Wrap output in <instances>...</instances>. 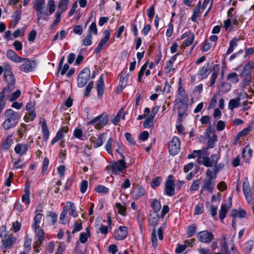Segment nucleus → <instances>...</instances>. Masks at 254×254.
Returning <instances> with one entry per match:
<instances>
[{
	"instance_id": "32",
	"label": "nucleus",
	"mask_w": 254,
	"mask_h": 254,
	"mask_svg": "<svg viewBox=\"0 0 254 254\" xmlns=\"http://www.w3.org/2000/svg\"><path fill=\"white\" fill-rule=\"evenodd\" d=\"M13 134H9L8 135L4 141L1 145V147L3 150H8L10 146H11L12 144L13 143V140L12 139Z\"/></svg>"
},
{
	"instance_id": "51",
	"label": "nucleus",
	"mask_w": 254,
	"mask_h": 254,
	"mask_svg": "<svg viewBox=\"0 0 254 254\" xmlns=\"http://www.w3.org/2000/svg\"><path fill=\"white\" fill-rule=\"evenodd\" d=\"M82 229V221L81 219H79L75 221L73 224V230L72 232V234H74L78 231H80Z\"/></svg>"
},
{
	"instance_id": "29",
	"label": "nucleus",
	"mask_w": 254,
	"mask_h": 254,
	"mask_svg": "<svg viewBox=\"0 0 254 254\" xmlns=\"http://www.w3.org/2000/svg\"><path fill=\"white\" fill-rule=\"evenodd\" d=\"M115 211L119 214L123 216H126L127 207L125 203L117 202L115 206Z\"/></svg>"
},
{
	"instance_id": "10",
	"label": "nucleus",
	"mask_w": 254,
	"mask_h": 254,
	"mask_svg": "<svg viewBox=\"0 0 254 254\" xmlns=\"http://www.w3.org/2000/svg\"><path fill=\"white\" fill-rule=\"evenodd\" d=\"M1 242L5 249H10L15 243L16 238L11 234H7L4 231L0 234Z\"/></svg>"
},
{
	"instance_id": "33",
	"label": "nucleus",
	"mask_w": 254,
	"mask_h": 254,
	"mask_svg": "<svg viewBox=\"0 0 254 254\" xmlns=\"http://www.w3.org/2000/svg\"><path fill=\"white\" fill-rule=\"evenodd\" d=\"M231 215L232 217L237 218H246L247 215L246 211L244 209H241L238 210L237 209H233L231 210Z\"/></svg>"
},
{
	"instance_id": "46",
	"label": "nucleus",
	"mask_w": 254,
	"mask_h": 254,
	"mask_svg": "<svg viewBox=\"0 0 254 254\" xmlns=\"http://www.w3.org/2000/svg\"><path fill=\"white\" fill-rule=\"evenodd\" d=\"M227 80L232 83H237L239 82L238 75L236 72L229 73L227 76Z\"/></svg>"
},
{
	"instance_id": "63",
	"label": "nucleus",
	"mask_w": 254,
	"mask_h": 254,
	"mask_svg": "<svg viewBox=\"0 0 254 254\" xmlns=\"http://www.w3.org/2000/svg\"><path fill=\"white\" fill-rule=\"evenodd\" d=\"M199 185L200 181L198 179L195 180L190 187V190L191 191L197 190L199 189Z\"/></svg>"
},
{
	"instance_id": "60",
	"label": "nucleus",
	"mask_w": 254,
	"mask_h": 254,
	"mask_svg": "<svg viewBox=\"0 0 254 254\" xmlns=\"http://www.w3.org/2000/svg\"><path fill=\"white\" fill-rule=\"evenodd\" d=\"M151 241L152 246L154 248H156L157 246V239L156 237V231L155 229H153L151 233Z\"/></svg>"
},
{
	"instance_id": "13",
	"label": "nucleus",
	"mask_w": 254,
	"mask_h": 254,
	"mask_svg": "<svg viewBox=\"0 0 254 254\" xmlns=\"http://www.w3.org/2000/svg\"><path fill=\"white\" fill-rule=\"evenodd\" d=\"M220 156L217 154H212L210 157H203L202 164L206 167H214L218 163Z\"/></svg>"
},
{
	"instance_id": "53",
	"label": "nucleus",
	"mask_w": 254,
	"mask_h": 254,
	"mask_svg": "<svg viewBox=\"0 0 254 254\" xmlns=\"http://www.w3.org/2000/svg\"><path fill=\"white\" fill-rule=\"evenodd\" d=\"M218 96V94H215L211 97L208 106V109H213L216 106Z\"/></svg>"
},
{
	"instance_id": "1",
	"label": "nucleus",
	"mask_w": 254,
	"mask_h": 254,
	"mask_svg": "<svg viewBox=\"0 0 254 254\" xmlns=\"http://www.w3.org/2000/svg\"><path fill=\"white\" fill-rule=\"evenodd\" d=\"M4 122L2 124L5 130L14 127L18 123L21 116L20 114L11 109H6L3 115Z\"/></svg>"
},
{
	"instance_id": "22",
	"label": "nucleus",
	"mask_w": 254,
	"mask_h": 254,
	"mask_svg": "<svg viewBox=\"0 0 254 254\" xmlns=\"http://www.w3.org/2000/svg\"><path fill=\"white\" fill-rule=\"evenodd\" d=\"M69 128L67 126L62 127L57 132L56 136L51 140V143L54 145L56 142L62 140L64 136V134L68 132Z\"/></svg>"
},
{
	"instance_id": "16",
	"label": "nucleus",
	"mask_w": 254,
	"mask_h": 254,
	"mask_svg": "<svg viewBox=\"0 0 254 254\" xmlns=\"http://www.w3.org/2000/svg\"><path fill=\"white\" fill-rule=\"evenodd\" d=\"M104 75L101 74L96 83V89L97 92V97L99 99L102 98L105 91Z\"/></svg>"
},
{
	"instance_id": "47",
	"label": "nucleus",
	"mask_w": 254,
	"mask_h": 254,
	"mask_svg": "<svg viewBox=\"0 0 254 254\" xmlns=\"http://www.w3.org/2000/svg\"><path fill=\"white\" fill-rule=\"evenodd\" d=\"M238 41L239 39L233 38L230 41L229 47L226 52L227 55H229L233 52L234 48L237 46Z\"/></svg>"
},
{
	"instance_id": "27",
	"label": "nucleus",
	"mask_w": 254,
	"mask_h": 254,
	"mask_svg": "<svg viewBox=\"0 0 254 254\" xmlns=\"http://www.w3.org/2000/svg\"><path fill=\"white\" fill-rule=\"evenodd\" d=\"M215 183L213 180L205 178L203 180L202 190H204L210 192H212Z\"/></svg>"
},
{
	"instance_id": "11",
	"label": "nucleus",
	"mask_w": 254,
	"mask_h": 254,
	"mask_svg": "<svg viewBox=\"0 0 254 254\" xmlns=\"http://www.w3.org/2000/svg\"><path fill=\"white\" fill-rule=\"evenodd\" d=\"M181 142L179 138L177 136H174L172 140L169 142V152L171 155L177 154L180 149Z\"/></svg>"
},
{
	"instance_id": "39",
	"label": "nucleus",
	"mask_w": 254,
	"mask_h": 254,
	"mask_svg": "<svg viewBox=\"0 0 254 254\" xmlns=\"http://www.w3.org/2000/svg\"><path fill=\"white\" fill-rule=\"evenodd\" d=\"M217 173V170L214 168L212 169H208L206 171V178L213 180L216 178Z\"/></svg>"
},
{
	"instance_id": "54",
	"label": "nucleus",
	"mask_w": 254,
	"mask_h": 254,
	"mask_svg": "<svg viewBox=\"0 0 254 254\" xmlns=\"http://www.w3.org/2000/svg\"><path fill=\"white\" fill-rule=\"evenodd\" d=\"M148 62H146L141 67L138 74V81L141 82L142 81V78L144 75V71L147 66Z\"/></svg>"
},
{
	"instance_id": "50",
	"label": "nucleus",
	"mask_w": 254,
	"mask_h": 254,
	"mask_svg": "<svg viewBox=\"0 0 254 254\" xmlns=\"http://www.w3.org/2000/svg\"><path fill=\"white\" fill-rule=\"evenodd\" d=\"M205 206L207 208L210 207V212L211 216L214 217L216 216L217 206H214L210 203L208 201L205 202Z\"/></svg>"
},
{
	"instance_id": "9",
	"label": "nucleus",
	"mask_w": 254,
	"mask_h": 254,
	"mask_svg": "<svg viewBox=\"0 0 254 254\" xmlns=\"http://www.w3.org/2000/svg\"><path fill=\"white\" fill-rule=\"evenodd\" d=\"M45 5V0H34L33 1V8L37 12L38 23L41 19L48 20L46 17H42V15L44 14V9Z\"/></svg>"
},
{
	"instance_id": "40",
	"label": "nucleus",
	"mask_w": 254,
	"mask_h": 254,
	"mask_svg": "<svg viewBox=\"0 0 254 254\" xmlns=\"http://www.w3.org/2000/svg\"><path fill=\"white\" fill-rule=\"evenodd\" d=\"M11 91H8L6 87H4L0 93V103L6 104L5 96H8Z\"/></svg>"
},
{
	"instance_id": "59",
	"label": "nucleus",
	"mask_w": 254,
	"mask_h": 254,
	"mask_svg": "<svg viewBox=\"0 0 254 254\" xmlns=\"http://www.w3.org/2000/svg\"><path fill=\"white\" fill-rule=\"evenodd\" d=\"M36 116V114L35 112H31V113L28 112V113L25 115L24 120L26 122L32 121L35 119Z\"/></svg>"
},
{
	"instance_id": "30",
	"label": "nucleus",
	"mask_w": 254,
	"mask_h": 254,
	"mask_svg": "<svg viewBox=\"0 0 254 254\" xmlns=\"http://www.w3.org/2000/svg\"><path fill=\"white\" fill-rule=\"evenodd\" d=\"M30 187L28 183L26 184V187L24 190V194L22 196V201L25 203L26 207L30 203Z\"/></svg>"
},
{
	"instance_id": "64",
	"label": "nucleus",
	"mask_w": 254,
	"mask_h": 254,
	"mask_svg": "<svg viewBox=\"0 0 254 254\" xmlns=\"http://www.w3.org/2000/svg\"><path fill=\"white\" fill-rule=\"evenodd\" d=\"M253 153V150L248 147H246L244 148L242 151V155L243 157H246L249 156V157H251Z\"/></svg>"
},
{
	"instance_id": "12",
	"label": "nucleus",
	"mask_w": 254,
	"mask_h": 254,
	"mask_svg": "<svg viewBox=\"0 0 254 254\" xmlns=\"http://www.w3.org/2000/svg\"><path fill=\"white\" fill-rule=\"evenodd\" d=\"M4 76L7 83V85L6 87L8 91H12L14 89V85L16 81L14 74L11 70H5L4 71Z\"/></svg>"
},
{
	"instance_id": "35",
	"label": "nucleus",
	"mask_w": 254,
	"mask_h": 254,
	"mask_svg": "<svg viewBox=\"0 0 254 254\" xmlns=\"http://www.w3.org/2000/svg\"><path fill=\"white\" fill-rule=\"evenodd\" d=\"M254 245V241L253 240H249L242 245V250L244 253H249L253 249Z\"/></svg>"
},
{
	"instance_id": "37",
	"label": "nucleus",
	"mask_w": 254,
	"mask_h": 254,
	"mask_svg": "<svg viewBox=\"0 0 254 254\" xmlns=\"http://www.w3.org/2000/svg\"><path fill=\"white\" fill-rule=\"evenodd\" d=\"M240 101V98L239 97L230 100L228 104V109L230 110H233L234 108L240 107L241 103Z\"/></svg>"
},
{
	"instance_id": "58",
	"label": "nucleus",
	"mask_w": 254,
	"mask_h": 254,
	"mask_svg": "<svg viewBox=\"0 0 254 254\" xmlns=\"http://www.w3.org/2000/svg\"><path fill=\"white\" fill-rule=\"evenodd\" d=\"M204 207L202 203L197 204L194 208V214L199 215L203 212Z\"/></svg>"
},
{
	"instance_id": "2",
	"label": "nucleus",
	"mask_w": 254,
	"mask_h": 254,
	"mask_svg": "<svg viewBox=\"0 0 254 254\" xmlns=\"http://www.w3.org/2000/svg\"><path fill=\"white\" fill-rule=\"evenodd\" d=\"M42 210L37 209L35 211V213L37 214L34 217V223L32 224V228L35 234L37 240L40 243H43L45 240V233L43 230L40 228V224L41 220L43 217V215L39 213L41 212Z\"/></svg>"
},
{
	"instance_id": "38",
	"label": "nucleus",
	"mask_w": 254,
	"mask_h": 254,
	"mask_svg": "<svg viewBox=\"0 0 254 254\" xmlns=\"http://www.w3.org/2000/svg\"><path fill=\"white\" fill-rule=\"evenodd\" d=\"M194 39V34L191 31H189V36L187 37V39L184 40L181 47L182 48H184V44H185V45L187 47L190 46L192 44Z\"/></svg>"
},
{
	"instance_id": "41",
	"label": "nucleus",
	"mask_w": 254,
	"mask_h": 254,
	"mask_svg": "<svg viewBox=\"0 0 254 254\" xmlns=\"http://www.w3.org/2000/svg\"><path fill=\"white\" fill-rule=\"evenodd\" d=\"M11 91H8L6 87H4L0 93V103L6 104L5 96H8Z\"/></svg>"
},
{
	"instance_id": "57",
	"label": "nucleus",
	"mask_w": 254,
	"mask_h": 254,
	"mask_svg": "<svg viewBox=\"0 0 254 254\" xmlns=\"http://www.w3.org/2000/svg\"><path fill=\"white\" fill-rule=\"evenodd\" d=\"M162 181V178L160 177H156L153 179L151 186L152 188L155 189V188L160 185Z\"/></svg>"
},
{
	"instance_id": "19",
	"label": "nucleus",
	"mask_w": 254,
	"mask_h": 254,
	"mask_svg": "<svg viewBox=\"0 0 254 254\" xmlns=\"http://www.w3.org/2000/svg\"><path fill=\"white\" fill-rule=\"evenodd\" d=\"M104 37L101 39L97 47L95 49L94 53L99 54L103 49V47L106 44L107 41L110 39V33L108 30H106L103 33Z\"/></svg>"
},
{
	"instance_id": "55",
	"label": "nucleus",
	"mask_w": 254,
	"mask_h": 254,
	"mask_svg": "<svg viewBox=\"0 0 254 254\" xmlns=\"http://www.w3.org/2000/svg\"><path fill=\"white\" fill-rule=\"evenodd\" d=\"M196 230V226L195 224H193L189 226L187 228V233L188 237H191L193 236Z\"/></svg>"
},
{
	"instance_id": "42",
	"label": "nucleus",
	"mask_w": 254,
	"mask_h": 254,
	"mask_svg": "<svg viewBox=\"0 0 254 254\" xmlns=\"http://www.w3.org/2000/svg\"><path fill=\"white\" fill-rule=\"evenodd\" d=\"M218 67V64H216L213 66V70L210 77V86H213L216 81V78H217L218 75V70H216L215 68Z\"/></svg>"
},
{
	"instance_id": "56",
	"label": "nucleus",
	"mask_w": 254,
	"mask_h": 254,
	"mask_svg": "<svg viewBox=\"0 0 254 254\" xmlns=\"http://www.w3.org/2000/svg\"><path fill=\"white\" fill-rule=\"evenodd\" d=\"M21 10H17L14 12L12 15V18L14 21V26H15L18 23L19 21L21 19Z\"/></svg>"
},
{
	"instance_id": "52",
	"label": "nucleus",
	"mask_w": 254,
	"mask_h": 254,
	"mask_svg": "<svg viewBox=\"0 0 254 254\" xmlns=\"http://www.w3.org/2000/svg\"><path fill=\"white\" fill-rule=\"evenodd\" d=\"M92 43V35L90 33H88L84 39L83 40L82 44L85 46H89Z\"/></svg>"
},
{
	"instance_id": "18",
	"label": "nucleus",
	"mask_w": 254,
	"mask_h": 254,
	"mask_svg": "<svg viewBox=\"0 0 254 254\" xmlns=\"http://www.w3.org/2000/svg\"><path fill=\"white\" fill-rule=\"evenodd\" d=\"M211 71V64L209 63L204 64L198 72V78L200 80L206 78Z\"/></svg>"
},
{
	"instance_id": "25",
	"label": "nucleus",
	"mask_w": 254,
	"mask_h": 254,
	"mask_svg": "<svg viewBox=\"0 0 254 254\" xmlns=\"http://www.w3.org/2000/svg\"><path fill=\"white\" fill-rule=\"evenodd\" d=\"M231 249L232 253L228 249V244L226 241L221 243L220 250L223 254H239L237 251L235 250L234 245H233Z\"/></svg>"
},
{
	"instance_id": "31",
	"label": "nucleus",
	"mask_w": 254,
	"mask_h": 254,
	"mask_svg": "<svg viewBox=\"0 0 254 254\" xmlns=\"http://www.w3.org/2000/svg\"><path fill=\"white\" fill-rule=\"evenodd\" d=\"M41 127L43 139L45 141H47L49 138L50 131L45 119H43V121L41 123Z\"/></svg>"
},
{
	"instance_id": "20",
	"label": "nucleus",
	"mask_w": 254,
	"mask_h": 254,
	"mask_svg": "<svg viewBox=\"0 0 254 254\" xmlns=\"http://www.w3.org/2000/svg\"><path fill=\"white\" fill-rule=\"evenodd\" d=\"M63 210L72 217H77L78 214L76 212V208L74 203L71 201H67L63 208Z\"/></svg>"
},
{
	"instance_id": "5",
	"label": "nucleus",
	"mask_w": 254,
	"mask_h": 254,
	"mask_svg": "<svg viewBox=\"0 0 254 254\" xmlns=\"http://www.w3.org/2000/svg\"><path fill=\"white\" fill-rule=\"evenodd\" d=\"M107 168L112 169L113 174L114 175H119L126 169L127 165L124 159H122L117 161H113Z\"/></svg>"
},
{
	"instance_id": "15",
	"label": "nucleus",
	"mask_w": 254,
	"mask_h": 254,
	"mask_svg": "<svg viewBox=\"0 0 254 254\" xmlns=\"http://www.w3.org/2000/svg\"><path fill=\"white\" fill-rule=\"evenodd\" d=\"M19 67V69L24 72H29L33 71L36 67V63L35 61L29 60L25 58V61Z\"/></svg>"
},
{
	"instance_id": "43",
	"label": "nucleus",
	"mask_w": 254,
	"mask_h": 254,
	"mask_svg": "<svg viewBox=\"0 0 254 254\" xmlns=\"http://www.w3.org/2000/svg\"><path fill=\"white\" fill-rule=\"evenodd\" d=\"M229 208V207L226 204H223L221 206L219 213V218L221 221H222L225 218L226 214L228 211Z\"/></svg>"
},
{
	"instance_id": "7",
	"label": "nucleus",
	"mask_w": 254,
	"mask_h": 254,
	"mask_svg": "<svg viewBox=\"0 0 254 254\" xmlns=\"http://www.w3.org/2000/svg\"><path fill=\"white\" fill-rule=\"evenodd\" d=\"M172 175H169L165 183L164 194L170 197L175 194V184Z\"/></svg>"
},
{
	"instance_id": "23",
	"label": "nucleus",
	"mask_w": 254,
	"mask_h": 254,
	"mask_svg": "<svg viewBox=\"0 0 254 254\" xmlns=\"http://www.w3.org/2000/svg\"><path fill=\"white\" fill-rule=\"evenodd\" d=\"M6 57L10 61L14 63H22L25 60V58L19 56L13 50H8L6 52Z\"/></svg>"
},
{
	"instance_id": "62",
	"label": "nucleus",
	"mask_w": 254,
	"mask_h": 254,
	"mask_svg": "<svg viewBox=\"0 0 254 254\" xmlns=\"http://www.w3.org/2000/svg\"><path fill=\"white\" fill-rule=\"evenodd\" d=\"M95 191L97 192L106 194L109 192V189L104 186L99 185L96 188Z\"/></svg>"
},
{
	"instance_id": "4",
	"label": "nucleus",
	"mask_w": 254,
	"mask_h": 254,
	"mask_svg": "<svg viewBox=\"0 0 254 254\" xmlns=\"http://www.w3.org/2000/svg\"><path fill=\"white\" fill-rule=\"evenodd\" d=\"M91 72L88 67L84 68L81 70L77 78V84L78 87H84L90 78Z\"/></svg>"
},
{
	"instance_id": "24",
	"label": "nucleus",
	"mask_w": 254,
	"mask_h": 254,
	"mask_svg": "<svg viewBox=\"0 0 254 254\" xmlns=\"http://www.w3.org/2000/svg\"><path fill=\"white\" fill-rule=\"evenodd\" d=\"M29 147L30 145L28 143H18L14 147V151L16 154L22 156L26 154Z\"/></svg>"
},
{
	"instance_id": "61",
	"label": "nucleus",
	"mask_w": 254,
	"mask_h": 254,
	"mask_svg": "<svg viewBox=\"0 0 254 254\" xmlns=\"http://www.w3.org/2000/svg\"><path fill=\"white\" fill-rule=\"evenodd\" d=\"M250 127L243 129L241 131L239 132L237 135L236 138L239 139L241 137H244L247 135L250 131Z\"/></svg>"
},
{
	"instance_id": "26",
	"label": "nucleus",
	"mask_w": 254,
	"mask_h": 254,
	"mask_svg": "<svg viewBox=\"0 0 254 254\" xmlns=\"http://www.w3.org/2000/svg\"><path fill=\"white\" fill-rule=\"evenodd\" d=\"M254 68V63L252 61L249 62L243 68V70L240 74V76L252 75V71Z\"/></svg>"
},
{
	"instance_id": "48",
	"label": "nucleus",
	"mask_w": 254,
	"mask_h": 254,
	"mask_svg": "<svg viewBox=\"0 0 254 254\" xmlns=\"http://www.w3.org/2000/svg\"><path fill=\"white\" fill-rule=\"evenodd\" d=\"M69 0H59L58 3V9L65 11L68 8Z\"/></svg>"
},
{
	"instance_id": "36",
	"label": "nucleus",
	"mask_w": 254,
	"mask_h": 254,
	"mask_svg": "<svg viewBox=\"0 0 254 254\" xmlns=\"http://www.w3.org/2000/svg\"><path fill=\"white\" fill-rule=\"evenodd\" d=\"M151 206L152 208L153 211L157 213L156 216L158 218L159 216L158 214V212L160 211L161 208L160 201L157 199H154L151 204Z\"/></svg>"
},
{
	"instance_id": "44",
	"label": "nucleus",
	"mask_w": 254,
	"mask_h": 254,
	"mask_svg": "<svg viewBox=\"0 0 254 254\" xmlns=\"http://www.w3.org/2000/svg\"><path fill=\"white\" fill-rule=\"evenodd\" d=\"M86 231V232H82L80 235L79 240L82 244H85L87 241L88 238L90 237L89 229L87 228Z\"/></svg>"
},
{
	"instance_id": "49",
	"label": "nucleus",
	"mask_w": 254,
	"mask_h": 254,
	"mask_svg": "<svg viewBox=\"0 0 254 254\" xmlns=\"http://www.w3.org/2000/svg\"><path fill=\"white\" fill-rule=\"evenodd\" d=\"M113 142V139L112 137H110L106 144H105V149L107 151V152L110 154H112L113 153V148L112 145Z\"/></svg>"
},
{
	"instance_id": "28",
	"label": "nucleus",
	"mask_w": 254,
	"mask_h": 254,
	"mask_svg": "<svg viewBox=\"0 0 254 254\" xmlns=\"http://www.w3.org/2000/svg\"><path fill=\"white\" fill-rule=\"evenodd\" d=\"M127 79L126 77V71L125 70H123L121 73L120 77V82L119 85L118 86V90H121L122 91L123 89H124L127 83Z\"/></svg>"
},
{
	"instance_id": "6",
	"label": "nucleus",
	"mask_w": 254,
	"mask_h": 254,
	"mask_svg": "<svg viewBox=\"0 0 254 254\" xmlns=\"http://www.w3.org/2000/svg\"><path fill=\"white\" fill-rule=\"evenodd\" d=\"M205 137L207 139L206 149L213 148L217 140V136L215 134V131L212 128V126H209L204 132Z\"/></svg>"
},
{
	"instance_id": "21",
	"label": "nucleus",
	"mask_w": 254,
	"mask_h": 254,
	"mask_svg": "<svg viewBox=\"0 0 254 254\" xmlns=\"http://www.w3.org/2000/svg\"><path fill=\"white\" fill-rule=\"evenodd\" d=\"M127 235V228L126 226H120L118 230L115 231V239L116 240H123L126 239Z\"/></svg>"
},
{
	"instance_id": "45",
	"label": "nucleus",
	"mask_w": 254,
	"mask_h": 254,
	"mask_svg": "<svg viewBox=\"0 0 254 254\" xmlns=\"http://www.w3.org/2000/svg\"><path fill=\"white\" fill-rule=\"evenodd\" d=\"M145 193V189L142 187H139L134 190L133 197L135 199H138L142 197Z\"/></svg>"
},
{
	"instance_id": "8",
	"label": "nucleus",
	"mask_w": 254,
	"mask_h": 254,
	"mask_svg": "<svg viewBox=\"0 0 254 254\" xmlns=\"http://www.w3.org/2000/svg\"><path fill=\"white\" fill-rule=\"evenodd\" d=\"M243 190L247 202L251 203L254 199V188H250V183L247 178H246L243 183Z\"/></svg>"
},
{
	"instance_id": "17",
	"label": "nucleus",
	"mask_w": 254,
	"mask_h": 254,
	"mask_svg": "<svg viewBox=\"0 0 254 254\" xmlns=\"http://www.w3.org/2000/svg\"><path fill=\"white\" fill-rule=\"evenodd\" d=\"M107 133L104 132L98 136V137L92 136L90 137L89 140L93 144L94 148H98L103 144V142L106 138Z\"/></svg>"
},
{
	"instance_id": "14",
	"label": "nucleus",
	"mask_w": 254,
	"mask_h": 254,
	"mask_svg": "<svg viewBox=\"0 0 254 254\" xmlns=\"http://www.w3.org/2000/svg\"><path fill=\"white\" fill-rule=\"evenodd\" d=\"M197 238L201 243L209 244L213 241L214 236L211 232L205 230L197 233Z\"/></svg>"
},
{
	"instance_id": "34",
	"label": "nucleus",
	"mask_w": 254,
	"mask_h": 254,
	"mask_svg": "<svg viewBox=\"0 0 254 254\" xmlns=\"http://www.w3.org/2000/svg\"><path fill=\"white\" fill-rule=\"evenodd\" d=\"M48 7L49 8V12H44L43 15L46 16H48L53 13L55 11L56 5L54 0H49L48 1Z\"/></svg>"
},
{
	"instance_id": "3",
	"label": "nucleus",
	"mask_w": 254,
	"mask_h": 254,
	"mask_svg": "<svg viewBox=\"0 0 254 254\" xmlns=\"http://www.w3.org/2000/svg\"><path fill=\"white\" fill-rule=\"evenodd\" d=\"M108 119L109 115L108 113L104 112L90 121L87 125L88 126H93L96 129L100 130L108 124Z\"/></svg>"
}]
</instances>
